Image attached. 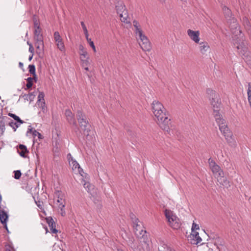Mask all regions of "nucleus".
<instances>
[{
    "label": "nucleus",
    "mask_w": 251,
    "mask_h": 251,
    "mask_svg": "<svg viewBox=\"0 0 251 251\" xmlns=\"http://www.w3.org/2000/svg\"><path fill=\"white\" fill-rule=\"evenodd\" d=\"M223 10L226 18L229 24V27L235 35L233 44L237 50L238 53L243 58L247 61L250 57V52L249 51L247 42L245 40L243 35H241V31L237 22L236 19L232 17L231 10L226 6L223 7Z\"/></svg>",
    "instance_id": "f257e3e1"
},
{
    "label": "nucleus",
    "mask_w": 251,
    "mask_h": 251,
    "mask_svg": "<svg viewBox=\"0 0 251 251\" xmlns=\"http://www.w3.org/2000/svg\"><path fill=\"white\" fill-rule=\"evenodd\" d=\"M133 25L135 28L136 38L139 41L141 48L144 51H150L151 49V43L147 36L143 34L140 24L137 21L134 20Z\"/></svg>",
    "instance_id": "f03ea898"
},
{
    "label": "nucleus",
    "mask_w": 251,
    "mask_h": 251,
    "mask_svg": "<svg viewBox=\"0 0 251 251\" xmlns=\"http://www.w3.org/2000/svg\"><path fill=\"white\" fill-rule=\"evenodd\" d=\"M134 240L133 238H131L128 243V245L133 249V251H150V240L148 236H144L143 237L140 238L138 245H136L134 243Z\"/></svg>",
    "instance_id": "7ed1b4c3"
},
{
    "label": "nucleus",
    "mask_w": 251,
    "mask_h": 251,
    "mask_svg": "<svg viewBox=\"0 0 251 251\" xmlns=\"http://www.w3.org/2000/svg\"><path fill=\"white\" fill-rule=\"evenodd\" d=\"M54 204L60 210V215L64 217L65 214L64 207L66 204L64 194L61 191H56L53 195Z\"/></svg>",
    "instance_id": "20e7f679"
},
{
    "label": "nucleus",
    "mask_w": 251,
    "mask_h": 251,
    "mask_svg": "<svg viewBox=\"0 0 251 251\" xmlns=\"http://www.w3.org/2000/svg\"><path fill=\"white\" fill-rule=\"evenodd\" d=\"M34 38L35 41V46L37 49V53L40 54L44 50V48L42 28L34 29Z\"/></svg>",
    "instance_id": "39448f33"
},
{
    "label": "nucleus",
    "mask_w": 251,
    "mask_h": 251,
    "mask_svg": "<svg viewBox=\"0 0 251 251\" xmlns=\"http://www.w3.org/2000/svg\"><path fill=\"white\" fill-rule=\"evenodd\" d=\"M151 108L152 111L156 118H160L161 116L167 114L164 106L158 100H154L152 101Z\"/></svg>",
    "instance_id": "423d86ee"
},
{
    "label": "nucleus",
    "mask_w": 251,
    "mask_h": 251,
    "mask_svg": "<svg viewBox=\"0 0 251 251\" xmlns=\"http://www.w3.org/2000/svg\"><path fill=\"white\" fill-rule=\"evenodd\" d=\"M132 226L134 228V232L135 234L139 238V239L140 238L143 237L144 236H148L141 221H133Z\"/></svg>",
    "instance_id": "0eeeda50"
},
{
    "label": "nucleus",
    "mask_w": 251,
    "mask_h": 251,
    "mask_svg": "<svg viewBox=\"0 0 251 251\" xmlns=\"http://www.w3.org/2000/svg\"><path fill=\"white\" fill-rule=\"evenodd\" d=\"M157 123L159 127L163 130L168 131L170 130L171 126V119L168 117V114H166L160 118H156Z\"/></svg>",
    "instance_id": "6e6552de"
},
{
    "label": "nucleus",
    "mask_w": 251,
    "mask_h": 251,
    "mask_svg": "<svg viewBox=\"0 0 251 251\" xmlns=\"http://www.w3.org/2000/svg\"><path fill=\"white\" fill-rule=\"evenodd\" d=\"M67 157L69 164L72 167V170L76 173H78L82 177H83V175L85 173L83 172V169L80 168L78 162L75 160L74 159L70 153L68 154Z\"/></svg>",
    "instance_id": "1a4fd4ad"
},
{
    "label": "nucleus",
    "mask_w": 251,
    "mask_h": 251,
    "mask_svg": "<svg viewBox=\"0 0 251 251\" xmlns=\"http://www.w3.org/2000/svg\"><path fill=\"white\" fill-rule=\"evenodd\" d=\"M81 183L88 193L92 194L93 192L94 186L90 183L89 176L86 173L83 175Z\"/></svg>",
    "instance_id": "9d476101"
},
{
    "label": "nucleus",
    "mask_w": 251,
    "mask_h": 251,
    "mask_svg": "<svg viewBox=\"0 0 251 251\" xmlns=\"http://www.w3.org/2000/svg\"><path fill=\"white\" fill-rule=\"evenodd\" d=\"M220 131L229 144L234 145L235 141L234 136L228 126L223 128Z\"/></svg>",
    "instance_id": "9b49d317"
},
{
    "label": "nucleus",
    "mask_w": 251,
    "mask_h": 251,
    "mask_svg": "<svg viewBox=\"0 0 251 251\" xmlns=\"http://www.w3.org/2000/svg\"><path fill=\"white\" fill-rule=\"evenodd\" d=\"M215 118L220 130L224 127H227V125L225 120L223 118L222 116L220 113L218 112L217 111H215Z\"/></svg>",
    "instance_id": "f8f14e48"
},
{
    "label": "nucleus",
    "mask_w": 251,
    "mask_h": 251,
    "mask_svg": "<svg viewBox=\"0 0 251 251\" xmlns=\"http://www.w3.org/2000/svg\"><path fill=\"white\" fill-rule=\"evenodd\" d=\"M208 163L210 166V168L215 176L216 177L219 176V174L221 172H223L220 167L219 166H218L215 161H214L212 159H211V158H210L208 159Z\"/></svg>",
    "instance_id": "ddd939ff"
},
{
    "label": "nucleus",
    "mask_w": 251,
    "mask_h": 251,
    "mask_svg": "<svg viewBox=\"0 0 251 251\" xmlns=\"http://www.w3.org/2000/svg\"><path fill=\"white\" fill-rule=\"evenodd\" d=\"M53 36L57 48L61 51H65L64 44L59 33L58 31H55L54 33Z\"/></svg>",
    "instance_id": "4468645a"
},
{
    "label": "nucleus",
    "mask_w": 251,
    "mask_h": 251,
    "mask_svg": "<svg viewBox=\"0 0 251 251\" xmlns=\"http://www.w3.org/2000/svg\"><path fill=\"white\" fill-rule=\"evenodd\" d=\"M65 115L67 121L70 124L74 126L77 130H78V128L77 126L76 121L75 119L74 114L72 112L70 109H66L65 112Z\"/></svg>",
    "instance_id": "2eb2a0df"
},
{
    "label": "nucleus",
    "mask_w": 251,
    "mask_h": 251,
    "mask_svg": "<svg viewBox=\"0 0 251 251\" xmlns=\"http://www.w3.org/2000/svg\"><path fill=\"white\" fill-rule=\"evenodd\" d=\"M187 33L191 40H192L195 43H199L200 41V33L199 31L193 30L189 29L187 30Z\"/></svg>",
    "instance_id": "dca6fc26"
},
{
    "label": "nucleus",
    "mask_w": 251,
    "mask_h": 251,
    "mask_svg": "<svg viewBox=\"0 0 251 251\" xmlns=\"http://www.w3.org/2000/svg\"><path fill=\"white\" fill-rule=\"evenodd\" d=\"M217 181L223 186L228 188L230 186V182L228 181L226 177L224 176L223 172H221V174H219V176L217 177Z\"/></svg>",
    "instance_id": "f3484780"
},
{
    "label": "nucleus",
    "mask_w": 251,
    "mask_h": 251,
    "mask_svg": "<svg viewBox=\"0 0 251 251\" xmlns=\"http://www.w3.org/2000/svg\"><path fill=\"white\" fill-rule=\"evenodd\" d=\"M191 243L194 245H198L201 243L202 239L199 236L198 231H192L190 236Z\"/></svg>",
    "instance_id": "a211bd4d"
},
{
    "label": "nucleus",
    "mask_w": 251,
    "mask_h": 251,
    "mask_svg": "<svg viewBox=\"0 0 251 251\" xmlns=\"http://www.w3.org/2000/svg\"><path fill=\"white\" fill-rule=\"evenodd\" d=\"M115 9L118 14L127 10L124 2L122 0H118L115 3Z\"/></svg>",
    "instance_id": "6ab92c4d"
},
{
    "label": "nucleus",
    "mask_w": 251,
    "mask_h": 251,
    "mask_svg": "<svg viewBox=\"0 0 251 251\" xmlns=\"http://www.w3.org/2000/svg\"><path fill=\"white\" fill-rule=\"evenodd\" d=\"M120 20L122 22L125 24L130 23V18L128 16L127 10L118 14Z\"/></svg>",
    "instance_id": "aec40b11"
},
{
    "label": "nucleus",
    "mask_w": 251,
    "mask_h": 251,
    "mask_svg": "<svg viewBox=\"0 0 251 251\" xmlns=\"http://www.w3.org/2000/svg\"><path fill=\"white\" fill-rule=\"evenodd\" d=\"M199 49L201 54H205L209 49L210 47L206 42L200 43Z\"/></svg>",
    "instance_id": "412c9836"
},
{
    "label": "nucleus",
    "mask_w": 251,
    "mask_h": 251,
    "mask_svg": "<svg viewBox=\"0 0 251 251\" xmlns=\"http://www.w3.org/2000/svg\"><path fill=\"white\" fill-rule=\"evenodd\" d=\"M76 117L78 123L87 121L85 114L81 110H78L76 112Z\"/></svg>",
    "instance_id": "4be33fe9"
},
{
    "label": "nucleus",
    "mask_w": 251,
    "mask_h": 251,
    "mask_svg": "<svg viewBox=\"0 0 251 251\" xmlns=\"http://www.w3.org/2000/svg\"><path fill=\"white\" fill-rule=\"evenodd\" d=\"M211 103L213 106V115L215 116V111H217L219 113V108L220 105V103L218 101V100H216L215 99L212 98L211 100Z\"/></svg>",
    "instance_id": "5701e85b"
},
{
    "label": "nucleus",
    "mask_w": 251,
    "mask_h": 251,
    "mask_svg": "<svg viewBox=\"0 0 251 251\" xmlns=\"http://www.w3.org/2000/svg\"><path fill=\"white\" fill-rule=\"evenodd\" d=\"M79 125L82 130H83L84 133H88L90 131L89 128V122L88 121L79 123Z\"/></svg>",
    "instance_id": "b1692460"
},
{
    "label": "nucleus",
    "mask_w": 251,
    "mask_h": 251,
    "mask_svg": "<svg viewBox=\"0 0 251 251\" xmlns=\"http://www.w3.org/2000/svg\"><path fill=\"white\" fill-rule=\"evenodd\" d=\"M169 225L175 229H178L181 225L180 221H167Z\"/></svg>",
    "instance_id": "393cba45"
},
{
    "label": "nucleus",
    "mask_w": 251,
    "mask_h": 251,
    "mask_svg": "<svg viewBox=\"0 0 251 251\" xmlns=\"http://www.w3.org/2000/svg\"><path fill=\"white\" fill-rule=\"evenodd\" d=\"M243 24L246 29V30L249 32L251 31V23L249 20L246 17H244L242 19Z\"/></svg>",
    "instance_id": "a878e982"
},
{
    "label": "nucleus",
    "mask_w": 251,
    "mask_h": 251,
    "mask_svg": "<svg viewBox=\"0 0 251 251\" xmlns=\"http://www.w3.org/2000/svg\"><path fill=\"white\" fill-rule=\"evenodd\" d=\"M50 227L51 232L56 234L58 232V230L56 229V224L54 221H46Z\"/></svg>",
    "instance_id": "bb28decb"
},
{
    "label": "nucleus",
    "mask_w": 251,
    "mask_h": 251,
    "mask_svg": "<svg viewBox=\"0 0 251 251\" xmlns=\"http://www.w3.org/2000/svg\"><path fill=\"white\" fill-rule=\"evenodd\" d=\"M79 55L80 56V58H87V52L84 49L83 46L82 45H80L79 46Z\"/></svg>",
    "instance_id": "cd10ccee"
},
{
    "label": "nucleus",
    "mask_w": 251,
    "mask_h": 251,
    "mask_svg": "<svg viewBox=\"0 0 251 251\" xmlns=\"http://www.w3.org/2000/svg\"><path fill=\"white\" fill-rule=\"evenodd\" d=\"M18 152L22 157H25V153L27 152L26 147L24 145H20Z\"/></svg>",
    "instance_id": "c85d7f7f"
},
{
    "label": "nucleus",
    "mask_w": 251,
    "mask_h": 251,
    "mask_svg": "<svg viewBox=\"0 0 251 251\" xmlns=\"http://www.w3.org/2000/svg\"><path fill=\"white\" fill-rule=\"evenodd\" d=\"M36 96V93L33 92L29 93L28 94H25L23 96V97L25 100H29L30 102L33 101L35 97Z\"/></svg>",
    "instance_id": "c756f323"
},
{
    "label": "nucleus",
    "mask_w": 251,
    "mask_h": 251,
    "mask_svg": "<svg viewBox=\"0 0 251 251\" xmlns=\"http://www.w3.org/2000/svg\"><path fill=\"white\" fill-rule=\"evenodd\" d=\"M165 215L167 220H176V216L174 215L173 211L170 210L166 209Z\"/></svg>",
    "instance_id": "7c9ffc66"
},
{
    "label": "nucleus",
    "mask_w": 251,
    "mask_h": 251,
    "mask_svg": "<svg viewBox=\"0 0 251 251\" xmlns=\"http://www.w3.org/2000/svg\"><path fill=\"white\" fill-rule=\"evenodd\" d=\"M22 123H19V122L16 121V122H13V121H11L9 122V125L11 126L14 131H16L17 128L22 124Z\"/></svg>",
    "instance_id": "2f4dec72"
},
{
    "label": "nucleus",
    "mask_w": 251,
    "mask_h": 251,
    "mask_svg": "<svg viewBox=\"0 0 251 251\" xmlns=\"http://www.w3.org/2000/svg\"><path fill=\"white\" fill-rule=\"evenodd\" d=\"M8 215L7 213L3 210H0V220H7Z\"/></svg>",
    "instance_id": "473e14b6"
},
{
    "label": "nucleus",
    "mask_w": 251,
    "mask_h": 251,
    "mask_svg": "<svg viewBox=\"0 0 251 251\" xmlns=\"http://www.w3.org/2000/svg\"><path fill=\"white\" fill-rule=\"evenodd\" d=\"M45 95L43 92H40L38 96V100L37 104L42 102V101H45L44 100Z\"/></svg>",
    "instance_id": "72a5a7b5"
},
{
    "label": "nucleus",
    "mask_w": 251,
    "mask_h": 251,
    "mask_svg": "<svg viewBox=\"0 0 251 251\" xmlns=\"http://www.w3.org/2000/svg\"><path fill=\"white\" fill-rule=\"evenodd\" d=\"M38 106L42 109V110L43 113H46L47 112V107L46 105L45 101H42V102L37 103Z\"/></svg>",
    "instance_id": "f704fd0d"
},
{
    "label": "nucleus",
    "mask_w": 251,
    "mask_h": 251,
    "mask_svg": "<svg viewBox=\"0 0 251 251\" xmlns=\"http://www.w3.org/2000/svg\"><path fill=\"white\" fill-rule=\"evenodd\" d=\"M8 116L10 117L13 118L16 121L19 122V123H23L24 121H22L18 116L14 114L9 113H8Z\"/></svg>",
    "instance_id": "c9c22d12"
},
{
    "label": "nucleus",
    "mask_w": 251,
    "mask_h": 251,
    "mask_svg": "<svg viewBox=\"0 0 251 251\" xmlns=\"http://www.w3.org/2000/svg\"><path fill=\"white\" fill-rule=\"evenodd\" d=\"M33 80V78L31 77H29L26 79L27 82L26 84V87L27 89H29L32 87V86L33 85V83H32Z\"/></svg>",
    "instance_id": "e433bc0d"
},
{
    "label": "nucleus",
    "mask_w": 251,
    "mask_h": 251,
    "mask_svg": "<svg viewBox=\"0 0 251 251\" xmlns=\"http://www.w3.org/2000/svg\"><path fill=\"white\" fill-rule=\"evenodd\" d=\"M28 68L29 73L33 75H36L35 66L34 65H29Z\"/></svg>",
    "instance_id": "4c0bfd02"
},
{
    "label": "nucleus",
    "mask_w": 251,
    "mask_h": 251,
    "mask_svg": "<svg viewBox=\"0 0 251 251\" xmlns=\"http://www.w3.org/2000/svg\"><path fill=\"white\" fill-rule=\"evenodd\" d=\"M80 24H81V25L83 28V30L84 31V33L85 35V37H87V36H89V34H88V32L87 29L86 28V26H85L84 23L83 22H81Z\"/></svg>",
    "instance_id": "58836bf2"
},
{
    "label": "nucleus",
    "mask_w": 251,
    "mask_h": 251,
    "mask_svg": "<svg viewBox=\"0 0 251 251\" xmlns=\"http://www.w3.org/2000/svg\"><path fill=\"white\" fill-rule=\"evenodd\" d=\"M80 60L82 62L83 67L87 66L89 64V62L88 61V57L87 56V58H80Z\"/></svg>",
    "instance_id": "ea45409f"
},
{
    "label": "nucleus",
    "mask_w": 251,
    "mask_h": 251,
    "mask_svg": "<svg viewBox=\"0 0 251 251\" xmlns=\"http://www.w3.org/2000/svg\"><path fill=\"white\" fill-rule=\"evenodd\" d=\"M36 136H37L38 139H42L43 137L42 135L40 133L38 132L37 130L34 129L33 131V137L34 138H35Z\"/></svg>",
    "instance_id": "a19ab883"
},
{
    "label": "nucleus",
    "mask_w": 251,
    "mask_h": 251,
    "mask_svg": "<svg viewBox=\"0 0 251 251\" xmlns=\"http://www.w3.org/2000/svg\"><path fill=\"white\" fill-rule=\"evenodd\" d=\"M14 173V178L16 179H18L21 176V173L20 170L15 171Z\"/></svg>",
    "instance_id": "79ce46f5"
},
{
    "label": "nucleus",
    "mask_w": 251,
    "mask_h": 251,
    "mask_svg": "<svg viewBox=\"0 0 251 251\" xmlns=\"http://www.w3.org/2000/svg\"><path fill=\"white\" fill-rule=\"evenodd\" d=\"M197 230H200L199 226L194 222L193 223L191 230L192 231H197Z\"/></svg>",
    "instance_id": "37998d69"
},
{
    "label": "nucleus",
    "mask_w": 251,
    "mask_h": 251,
    "mask_svg": "<svg viewBox=\"0 0 251 251\" xmlns=\"http://www.w3.org/2000/svg\"><path fill=\"white\" fill-rule=\"evenodd\" d=\"M34 29H39L41 28L40 26L39 22L37 20H34Z\"/></svg>",
    "instance_id": "c03bdc74"
},
{
    "label": "nucleus",
    "mask_w": 251,
    "mask_h": 251,
    "mask_svg": "<svg viewBox=\"0 0 251 251\" xmlns=\"http://www.w3.org/2000/svg\"><path fill=\"white\" fill-rule=\"evenodd\" d=\"M0 129L3 132L5 130V123L3 120H0Z\"/></svg>",
    "instance_id": "a18cd8bd"
},
{
    "label": "nucleus",
    "mask_w": 251,
    "mask_h": 251,
    "mask_svg": "<svg viewBox=\"0 0 251 251\" xmlns=\"http://www.w3.org/2000/svg\"><path fill=\"white\" fill-rule=\"evenodd\" d=\"M7 221H0L1 224L4 226V227L5 228V229L8 232H9V231L7 228V223L6 222Z\"/></svg>",
    "instance_id": "49530a36"
},
{
    "label": "nucleus",
    "mask_w": 251,
    "mask_h": 251,
    "mask_svg": "<svg viewBox=\"0 0 251 251\" xmlns=\"http://www.w3.org/2000/svg\"><path fill=\"white\" fill-rule=\"evenodd\" d=\"M86 39L91 47H92L94 45V43L93 41H92L91 40V39L89 38V36H87V37H86Z\"/></svg>",
    "instance_id": "de8ad7c7"
},
{
    "label": "nucleus",
    "mask_w": 251,
    "mask_h": 251,
    "mask_svg": "<svg viewBox=\"0 0 251 251\" xmlns=\"http://www.w3.org/2000/svg\"><path fill=\"white\" fill-rule=\"evenodd\" d=\"M34 130H33V128L31 127V126H28L27 131L26 132V135H28V134L29 133H31L33 134V131Z\"/></svg>",
    "instance_id": "09e8293b"
},
{
    "label": "nucleus",
    "mask_w": 251,
    "mask_h": 251,
    "mask_svg": "<svg viewBox=\"0 0 251 251\" xmlns=\"http://www.w3.org/2000/svg\"><path fill=\"white\" fill-rule=\"evenodd\" d=\"M29 51L32 54H33L34 52V48L33 47L32 45H29Z\"/></svg>",
    "instance_id": "8fccbe9b"
},
{
    "label": "nucleus",
    "mask_w": 251,
    "mask_h": 251,
    "mask_svg": "<svg viewBox=\"0 0 251 251\" xmlns=\"http://www.w3.org/2000/svg\"><path fill=\"white\" fill-rule=\"evenodd\" d=\"M5 251H15L13 248H11L10 246L6 248Z\"/></svg>",
    "instance_id": "3c124183"
},
{
    "label": "nucleus",
    "mask_w": 251,
    "mask_h": 251,
    "mask_svg": "<svg viewBox=\"0 0 251 251\" xmlns=\"http://www.w3.org/2000/svg\"><path fill=\"white\" fill-rule=\"evenodd\" d=\"M166 251H176L174 249H173L170 247H167L166 248Z\"/></svg>",
    "instance_id": "603ef678"
},
{
    "label": "nucleus",
    "mask_w": 251,
    "mask_h": 251,
    "mask_svg": "<svg viewBox=\"0 0 251 251\" xmlns=\"http://www.w3.org/2000/svg\"><path fill=\"white\" fill-rule=\"evenodd\" d=\"M19 67H20V68H21V69H23L24 64H23V63L22 62H20L19 63Z\"/></svg>",
    "instance_id": "864d4df0"
},
{
    "label": "nucleus",
    "mask_w": 251,
    "mask_h": 251,
    "mask_svg": "<svg viewBox=\"0 0 251 251\" xmlns=\"http://www.w3.org/2000/svg\"><path fill=\"white\" fill-rule=\"evenodd\" d=\"M33 56V54H32L30 56H29L28 59L29 61H30L32 59Z\"/></svg>",
    "instance_id": "5fc2aeb1"
},
{
    "label": "nucleus",
    "mask_w": 251,
    "mask_h": 251,
    "mask_svg": "<svg viewBox=\"0 0 251 251\" xmlns=\"http://www.w3.org/2000/svg\"><path fill=\"white\" fill-rule=\"evenodd\" d=\"M93 50L96 52V48H95V45L94 46H93L92 47H91Z\"/></svg>",
    "instance_id": "6e6d98bb"
},
{
    "label": "nucleus",
    "mask_w": 251,
    "mask_h": 251,
    "mask_svg": "<svg viewBox=\"0 0 251 251\" xmlns=\"http://www.w3.org/2000/svg\"><path fill=\"white\" fill-rule=\"evenodd\" d=\"M37 206H38L39 208H41V206H42V205H41V204H40V202H39V203H37Z\"/></svg>",
    "instance_id": "4d7b16f0"
},
{
    "label": "nucleus",
    "mask_w": 251,
    "mask_h": 251,
    "mask_svg": "<svg viewBox=\"0 0 251 251\" xmlns=\"http://www.w3.org/2000/svg\"><path fill=\"white\" fill-rule=\"evenodd\" d=\"M84 69H85V70H86V71H88V70H89V68H88V67L87 66H85V67H84Z\"/></svg>",
    "instance_id": "13d9d810"
},
{
    "label": "nucleus",
    "mask_w": 251,
    "mask_h": 251,
    "mask_svg": "<svg viewBox=\"0 0 251 251\" xmlns=\"http://www.w3.org/2000/svg\"><path fill=\"white\" fill-rule=\"evenodd\" d=\"M34 78H33V79H34V80H35V81H36V79H37V78H36V75H34Z\"/></svg>",
    "instance_id": "bf43d9fd"
},
{
    "label": "nucleus",
    "mask_w": 251,
    "mask_h": 251,
    "mask_svg": "<svg viewBox=\"0 0 251 251\" xmlns=\"http://www.w3.org/2000/svg\"><path fill=\"white\" fill-rule=\"evenodd\" d=\"M27 45L29 46V45H32L31 43H30L29 42H27Z\"/></svg>",
    "instance_id": "052dcab7"
},
{
    "label": "nucleus",
    "mask_w": 251,
    "mask_h": 251,
    "mask_svg": "<svg viewBox=\"0 0 251 251\" xmlns=\"http://www.w3.org/2000/svg\"><path fill=\"white\" fill-rule=\"evenodd\" d=\"M45 220H49V218H45Z\"/></svg>",
    "instance_id": "680f3d73"
},
{
    "label": "nucleus",
    "mask_w": 251,
    "mask_h": 251,
    "mask_svg": "<svg viewBox=\"0 0 251 251\" xmlns=\"http://www.w3.org/2000/svg\"><path fill=\"white\" fill-rule=\"evenodd\" d=\"M4 118V117H0V119H1V118L3 119Z\"/></svg>",
    "instance_id": "e2e57ef3"
},
{
    "label": "nucleus",
    "mask_w": 251,
    "mask_h": 251,
    "mask_svg": "<svg viewBox=\"0 0 251 251\" xmlns=\"http://www.w3.org/2000/svg\"><path fill=\"white\" fill-rule=\"evenodd\" d=\"M50 220H53V219H52V218L51 217H50Z\"/></svg>",
    "instance_id": "0e129e2a"
}]
</instances>
